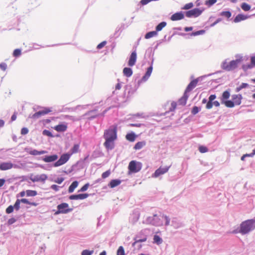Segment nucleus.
<instances>
[{
    "label": "nucleus",
    "instance_id": "1",
    "mask_svg": "<svg viewBox=\"0 0 255 255\" xmlns=\"http://www.w3.org/2000/svg\"><path fill=\"white\" fill-rule=\"evenodd\" d=\"M104 138L106 141L104 145L108 150H112L115 147L114 141L117 139V128L111 127L105 130Z\"/></svg>",
    "mask_w": 255,
    "mask_h": 255
},
{
    "label": "nucleus",
    "instance_id": "2",
    "mask_svg": "<svg viewBox=\"0 0 255 255\" xmlns=\"http://www.w3.org/2000/svg\"><path fill=\"white\" fill-rule=\"evenodd\" d=\"M163 220L165 221V225L168 226L170 223V219L166 215L154 214L152 216L147 217L143 221V223L147 225H151L154 226H161L163 224Z\"/></svg>",
    "mask_w": 255,
    "mask_h": 255
},
{
    "label": "nucleus",
    "instance_id": "3",
    "mask_svg": "<svg viewBox=\"0 0 255 255\" xmlns=\"http://www.w3.org/2000/svg\"><path fill=\"white\" fill-rule=\"evenodd\" d=\"M236 57L238 58L237 59L230 62H228V59L224 60L221 65V68L226 71H232L236 69L242 61V56L237 55Z\"/></svg>",
    "mask_w": 255,
    "mask_h": 255
},
{
    "label": "nucleus",
    "instance_id": "4",
    "mask_svg": "<svg viewBox=\"0 0 255 255\" xmlns=\"http://www.w3.org/2000/svg\"><path fill=\"white\" fill-rule=\"evenodd\" d=\"M255 229V217L243 222L240 226L239 233L246 235Z\"/></svg>",
    "mask_w": 255,
    "mask_h": 255
},
{
    "label": "nucleus",
    "instance_id": "5",
    "mask_svg": "<svg viewBox=\"0 0 255 255\" xmlns=\"http://www.w3.org/2000/svg\"><path fill=\"white\" fill-rule=\"evenodd\" d=\"M153 61L154 58L152 57L150 66L147 68L145 75L142 77V78L141 79L137 81L136 88H138L139 87L141 83L146 82L150 77L153 70L152 65L153 63Z\"/></svg>",
    "mask_w": 255,
    "mask_h": 255
},
{
    "label": "nucleus",
    "instance_id": "6",
    "mask_svg": "<svg viewBox=\"0 0 255 255\" xmlns=\"http://www.w3.org/2000/svg\"><path fill=\"white\" fill-rule=\"evenodd\" d=\"M142 167V164L140 162L135 160L131 161L128 166V170L132 173H136L139 171Z\"/></svg>",
    "mask_w": 255,
    "mask_h": 255
},
{
    "label": "nucleus",
    "instance_id": "7",
    "mask_svg": "<svg viewBox=\"0 0 255 255\" xmlns=\"http://www.w3.org/2000/svg\"><path fill=\"white\" fill-rule=\"evenodd\" d=\"M146 230H141L134 238V242L132 244L134 246L138 243L144 242L147 240V235L145 234Z\"/></svg>",
    "mask_w": 255,
    "mask_h": 255
},
{
    "label": "nucleus",
    "instance_id": "8",
    "mask_svg": "<svg viewBox=\"0 0 255 255\" xmlns=\"http://www.w3.org/2000/svg\"><path fill=\"white\" fill-rule=\"evenodd\" d=\"M71 155V154L69 153L63 154L60 158L54 163L53 166L54 167H58L63 165L69 160Z\"/></svg>",
    "mask_w": 255,
    "mask_h": 255
},
{
    "label": "nucleus",
    "instance_id": "9",
    "mask_svg": "<svg viewBox=\"0 0 255 255\" xmlns=\"http://www.w3.org/2000/svg\"><path fill=\"white\" fill-rule=\"evenodd\" d=\"M203 12V10H201L198 8H195L191 10L184 12L186 17L189 18L197 17L200 15Z\"/></svg>",
    "mask_w": 255,
    "mask_h": 255
},
{
    "label": "nucleus",
    "instance_id": "10",
    "mask_svg": "<svg viewBox=\"0 0 255 255\" xmlns=\"http://www.w3.org/2000/svg\"><path fill=\"white\" fill-rule=\"evenodd\" d=\"M69 205L67 203H63L57 206V211L56 214H58L60 213L66 214L72 211V209H68Z\"/></svg>",
    "mask_w": 255,
    "mask_h": 255
},
{
    "label": "nucleus",
    "instance_id": "11",
    "mask_svg": "<svg viewBox=\"0 0 255 255\" xmlns=\"http://www.w3.org/2000/svg\"><path fill=\"white\" fill-rule=\"evenodd\" d=\"M48 178L47 175L45 174H42L40 175H33L31 174L29 177V179L33 182H41L44 183L45 180Z\"/></svg>",
    "mask_w": 255,
    "mask_h": 255
},
{
    "label": "nucleus",
    "instance_id": "12",
    "mask_svg": "<svg viewBox=\"0 0 255 255\" xmlns=\"http://www.w3.org/2000/svg\"><path fill=\"white\" fill-rule=\"evenodd\" d=\"M51 112V110L49 108H44L43 110L39 111L33 115H29L28 118L33 119H37L42 116L46 115Z\"/></svg>",
    "mask_w": 255,
    "mask_h": 255
},
{
    "label": "nucleus",
    "instance_id": "13",
    "mask_svg": "<svg viewBox=\"0 0 255 255\" xmlns=\"http://www.w3.org/2000/svg\"><path fill=\"white\" fill-rule=\"evenodd\" d=\"M169 168L170 166H165L164 167H159L155 170L154 173L152 174V177L155 178L158 177L160 175L166 173L168 171Z\"/></svg>",
    "mask_w": 255,
    "mask_h": 255
},
{
    "label": "nucleus",
    "instance_id": "14",
    "mask_svg": "<svg viewBox=\"0 0 255 255\" xmlns=\"http://www.w3.org/2000/svg\"><path fill=\"white\" fill-rule=\"evenodd\" d=\"M15 165L11 162H1L0 163V170L5 171L15 167Z\"/></svg>",
    "mask_w": 255,
    "mask_h": 255
},
{
    "label": "nucleus",
    "instance_id": "15",
    "mask_svg": "<svg viewBox=\"0 0 255 255\" xmlns=\"http://www.w3.org/2000/svg\"><path fill=\"white\" fill-rule=\"evenodd\" d=\"M205 33V30H200L197 31L193 32L190 33H179L178 35L183 36V37H188V38L190 36H196L199 35H203Z\"/></svg>",
    "mask_w": 255,
    "mask_h": 255
},
{
    "label": "nucleus",
    "instance_id": "16",
    "mask_svg": "<svg viewBox=\"0 0 255 255\" xmlns=\"http://www.w3.org/2000/svg\"><path fill=\"white\" fill-rule=\"evenodd\" d=\"M136 58L137 55L136 49H135L134 51L132 52L130 55L129 60L128 61V65L131 67L134 66L136 63Z\"/></svg>",
    "mask_w": 255,
    "mask_h": 255
},
{
    "label": "nucleus",
    "instance_id": "17",
    "mask_svg": "<svg viewBox=\"0 0 255 255\" xmlns=\"http://www.w3.org/2000/svg\"><path fill=\"white\" fill-rule=\"evenodd\" d=\"M184 12L182 11L177 12L172 14L170 19L172 21L179 20L184 18Z\"/></svg>",
    "mask_w": 255,
    "mask_h": 255
},
{
    "label": "nucleus",
    "instance_id": "18",
    "mask_svg": "<svg viewBox=\"0 0 255 255\" xmlns=\"http://www.w3.org/2000/svg\"><path fill=\"white\" fill-rule=\"evenodd\" d=\"M89 194L87 193L79 194L77 195H72L70 196V200H83L88 198Z\"/></svg>",
    "mask_w": 255,
    "mask_h": 255
},
{
    "label": "nucleus",
    "instance_id": "19",
    "mask_svg": "<svg viewBox=\"0 0 255 255\" xmlns=\"http://www.w3.org/2000/svg\"><path fill=\"white\" fill-rule=\"evenodd\" d=\"M198 81L199 78H197L191 81L187 86L185 92L187 93L192 91L196 86Z\"/></svg>",
    "mask_w": 255,
    "mask_h": 255
},
{
    "label": "nucleus",
    "instance_id": "20",
    "mask_svg": "<svg viewBox=\"0 0 255 255\" xmlns=\"http://www.w3.org/2000/svg\"><path fill=\"white\" fill-rule=\"evenodd\" d=\"M58 156L56 154H53L51 155H46L42 157V160L45 162H51L56 160Z\"/></svg>",
    "mask_w": 255,
    "mask_h": 255
},
{
    "label": "nucleus",
    "instance_id": "21",
    "mask_svg": "<svg viewBox=\"0 0 255 255\" xmlns=\"http://www.w3.org/2000/svg\"><path fill=\"white\" fill-rule=\"evenodd\" d=\"M251 16V15H245L243 14H239L234 18V22L235 23H238L241 21L245 20L250 18Z\"/></svg>",
    "mask_w": 255,
    "mask_h": 255
},
{
    "label": "nucleus",
    "instance_id": "22",
    "mask_svg": "<svg viewBox=\"0 0 255 255\" xmlns=\"http://www.w3.org/2000/svg\"><path fill=\"white\" fill-rule=\"evenodd\" d=\"M243 97L241 94L233 95L232 96V99L233 102L235 103V105H240L241 104V101Z\"/></svg>",
    "mask_w": 255,
    "mask_h": 255
},
{
    "label": "nucleus",
    "instance_id": "23",
    "mask_svg": "<svg viewBox=\"0 0 255 255\" xmlns=\"http://www.w3.org/2000/svg\"><path fill=\"white\" fill-rule=\"evenodd\" d=\"M139 214L138 213H133L129 217V222L132 224H134L136 223L139 220Z\"/></svg>",
    "mask_w": 255,
    "mask_h": 255
},
{
    "label": "nucleus",
    "instance_id": "24",
    "mask_svg": "<svg viewBox=\"0 0 255 255\" xmlns=\"http://www.w3.org/2000/svg\"><path fill=\"white\" fill-rule=\"evenodd\" d=\"M171 226L174 228L178 229L183 226V224L180 222L177 219L173 218L171 222Z\"/></svg>",
    "mask_w": 255,
    "mask_h": 255
},
{
    "label": "nucleus",
    "instance_id": "25",
    "mask_svg": "<svg viewBox=\"0 0 255 255\" xmlns=\"http://www.w3.org/2000/svg\"><path fill=\"white\" fill-rule=\"evenodd\" d=\"M67 126L65 124H59L54 127V129L58 132H63L66 130Z\"/></svg>",
    "mask_w": 255,
    "mask_h": 255
},
{
    "label": "nucleus",
    "instance_id": "26",
    "mask_svg": "<svg viewBox=\"0 0 255 255\" xmlns=\"http://www.w3.org/2000/svg\"><path fill=\"white\" fill-rule=\"evenodd\" d=\"M188 98L187 93L185 92L184 93L183 96L178 100V104L180 105L184 106L186 105L187 100Z\"/></svg>",
    "mask_w": 255,
    "mask_h": 255
},
{
    "label": "nucleus",
    "instance_id": "27",
    "mask_svg": "<svg viewBox=\"0 0 255 255\" xmlns=\"http://www.w3.org/2000/svg\"><path fill=\"white\" fill-rule=\"evenodd\" d=\"M133 72L131 68L125 67L123 69V74L127 77H130L132 75Z\"/></svg>",
    "mask_w": 255,
    "mask_h": 255
},
{
    "label": "nucleus",
    "instance_id": "28",
    "mask_svg": "<svg viewBox=\"0 0 255 255\" xmlns=\"http://www.w3.org/2000/svg\"><path fill=\"white\" fill-rule=\"evenodd\" d=\"M121 183V180L120 179H113L112 180L109 184V186L111 188H114L119 185H120Z\"/></svg>",
    "mask_w": 255,
    "mask_h": 255
},
{
    "label": "nucleus",
    "instance_id": "29",
    "mask_svg": "<svg viewBox=\"0 0 255 255\" xmlns=\"http://www.w3.org/2000/svg\"><path fill=\"white\" fill-rule=\"evenodd\" d=\"M28 152L31 155H41V154L46 153L47 152V151L46 150L38 151L36 149H33V150L29 151Z\"/></svg>",
    "mask_w": 255,
    "mask_h": 255
},
{
    "label": "nucleus",
    "instance_id": "30",
    "mask_svg": "<svg viewBox=\"0 0 255 255\" xmlns=\"http://www.w3.org/2000/svg\"><path fill=\"white\" fill-rule=\"evenodd\" d=\"M126 139L131 142H133L135 140L136 135L133 132L128 133L126 135Z\"/></svg>",
    "mask_w": 255,
    "mask_h": 255
},
{
    "label": "nucleus",
    "instance_id": "31",
    "mask_svg": "<svg viewBox=\"0 0 255 255\" xmlns=\"http://www.w3.org/2000/svg\"><path fill=\"white\" fill-rule=\"evenodd\" d=\"M230 93L228 91H224L222 95V97H221V103L223 101H225L227 100L230 98Z\"/></svg>",
    "mask_w": 255,
    "mask_h": 255
},
{
    "label": "nucleus",
    "instance_id": "32",
    "mask_svg": "<svg viewBox=\"0 0 255 255\" xmlns=\"http://www.w3.org/2000/svg\"><path fill=\"white\" fill-rule=\"evenodd\" d=\"M78 182L77 181H75L72 183V184L70 185L69 189H68V192L69 193H72L75 189L78 186Z\"/></svg>",
    "mask_w": 255,
    "mask_h": 255
},
{
    "label": "nucleus",
    "instance_id": "33",
    "mask_svg": "<svg viewBox=\"0 0 255 255\" xmlns=\"http://www.w3.org/2000/svg\"><path fill=\"white\" fill-rule=\"evenodd\" d=\"M157 35L158 33L156 31H149L145 34L144 38L145 39H149Z\"/></svg>",
    "mask_w": 255,
    "mask_h": 255
},
{
    "label": "nucleus",
    "instance_id": "34",
    "mask_svg": "<svg viewBox=\"0 0 255 255\" xmlns=\"http://www.w3.org/2000/svg\"><path fill=\"white\" fill-rule=\"evenodd\" d=\"M222 104H224L228 108H233L235 105L233 100H226L222 102Z\"/></svg>",
    "mask_w": 255,
    "mask_h": 255
},
{
    "label": "nucleus",
    "instance_id": "35",
    "mask_svg": "<svg viewBox=\"0 0 255 255\" xmlns=\"http://www.w3.org/2000/svg\"><path fill=\"white\" fill-rule=\"evenodd\" d=\"M167 23L165 21H162L159 23L155 27L156 31L157 32L161 31L165 26H166Z\"/></svg>",
    "mask_w": 255,
    "mask_h": 255
},
{
    "label": "nucleus",
    "instance_id": "36",
    "mask_svg": "<svg viewBox=\"0 0 255 255\" xmlns=\"http://www.w3.org/2000/svg\"><path fill=\"white\" fill-rule=\"evenodd\" d=\"M145 145V142L144 141L137 142L134 146V149L138 150L142 148Z\"/></svg>",
    "mask_w": 255,
    "mask_h": 255
},
{
    "label": "nucleus",
    "instance_id": "37",
    "mask_svg": "<svg viewBox=\"0 0 255 255\" xmlns=\"http://www.w3.org/2000/svg\"><path fill=\"white\" fill-rule=\"evenodd\" d=\"M153 243L159 245L162 243V239L158 235H155L153 237Z\"/></svg>",
    "mask_w": 255,
    "mask_h": 255
},
{
    "label": "nucleus",
    "instance_id": "38",
    "mask_svg": "<svg viewBox=\"0 0 255 255\" xmlns=\"http://www.w3.org/2000/svg\"><path fill=\"white\" fill-rule=\"evenodd\" d=\"M26 194L27 197H34L37 194V192L35 190H27L26 191Z\"/></svg>",
    "mask_w": 255,
    "mask_h": 255
},
{
    "label": "nucleus",
    "instance_id": "39",
    "mask_svg": "<svg viewBox=\"0 0 255 255\" xmlns=\"http://www.w3.org/2000/svg\"><path fill=\"white\" fill-rule=\"evenodd\" d=\"M241 7L242 9L245 11H249V10H250L251 7V6L249 4H248L246 2L242 3L241 5Z\"/></svg>",
    "mask_w": 255,
    "mask_h": 255
},
{
    "label": "nucleus",
    "instance_id": "40",
    "mask_svg": "<svg viewBox=\"0 0 255 255\" xmlns=\"http://www.w3.org/2000/svg\"><path fill=\"white\" fill-rule=\"evenodd\" d=\"M20 201L21 203H24V204H28V205L34 206H36L37 205V204L36 203H35V202H30L27 199L23 198V199H20Z\"/></svg>",
    "mask_w": 255,
    "mask_h": 255
},
{
    "label": "nucleus",
    "instance_id": "41",
    "mask_svg": "<svg viewBox=\"0 0 255 255\" xmlns=\"http://www.w3.org/2000/svg\"><path fill=\"white\" fill-rule=\"evenodd\" d=\"M220 15L221 16H225L227 18H229L232 15V13L230 11H222L220 13Z\"/></svg>",
    "mask_w": 255,
    "mask_h": 255
},
{
    "label": "nucleus",
    "instance_id": "42",
    "mask_svg": "<svg viewBox=\"0 0 255 255\" xmlns=\"http://www.w3.org/2000/svg\"><path fill=\"white\" fill-rule=\"evenodd\" d=\"M79 149V145L78 144H74L73 147L71 149V154L73 153H76L78 152Z\"/></svg>",
    "mask_w": 255,
    "mask_h": 255
},
{
    "label": "nucleus",
    "instance_id": "43",
    "mask_svg": "<svg viewBox=\"0 0 255 255\" xmlns=\"http://www.w3.org/2000/svg\"><path fill=\"white\" fill-rule=\"evenodd\" d=\"M117 255H125V250L123 246H120L119 247L117 252Z\"/></svg>",
    "mask_w": 255,
    "mask_h": 255
},
{
    "label": "nucleus",
    "instance_id": "44",
    "mask_svg": "<svg viewBox=\"0 0 255 255\" xmlns=\"http://www.w3.org/2000/svg\"><path fill=\"white\" fill-rule=\"evenodd\" d=\"M20 199H17L15 204L13 206L15 210L18 211L20 208Z\"/></svg>",
    "mask_w": 255,
    "mask_h": 255
},
{
    "label": "nucleus",
    "instance_id": "45",
    "mask_svg": "<svg viewBox=\"0 0 255 255\" xmlns=\"http://www.w3.org/2000/svg\"><path fill=\"white\" fill-rule=\"evenodd\" d=\"M42 134L44 135H46L49 137H53V135L51 132L47 129H44V130H43Z\"/></svg>",
    "mask_w": 255,
    "mask_h": 255
},
{
    "label": "nucleus",
    "instance_id": "46",
    "mask_svg": "<svg viewBox=\"0 0 255 255\" xmlns=\"http://www.w3.org/2000/svg\"><path fill=\"white\" fill-rule=\"evenodd\" d=\"M193 6V4L192 2H190L186 4L182 8V9H189Z\"/></svg>",
    "mask_w": 255,
    "mask_h": 255
},
{
    "label": "nucleus",
    "instance_id": "47",
    "mask_svg": "<svg viewBox=\"0 0 255 255\" xmlns=\"http://www.w3.org/2000/svg\"><path fill=\"white\" fill-rule=\"evenodd\" d=\"M217 1V0H208L206 1L205 4L208 5V6H211L213 5L214 3H215Z\"/></svg>",
    "mask_w": 255,
    "mask_h": 255
},
{
    "label": "nucleus",
    "instance_id": "48",
    "mask_svg": "<svg viewBox=\"0 0 255 255\" xmlns=\"http://www.w3.org/2000/svg\"><path fill=\"white\" fill-rule=\"evenodd\" d=\"M199 150L201 153H205L208 151V149L207 147L204 146H200Z\"/></svg>",
    "mask_w": 255,
    "mask_h": 255
},
{
    "label": "nucleus",
    "instance_id": "49",
    "mask_svg": "<svg viewBox=\"0 0 255 255\" xmlns=\"http://www.w3.org/2000/svg\"><path fill=\"white\" fill-rule=\"evenodd\" d=\"M21 55V50L19 49H16L14 50L13 55L14 57H18Z\"/></svg>",
    "mask_w": 255,
    "mask_h": 255
},
{
    "label": "nucleus",
    "instance_id": "50",
    "mask_svg": "<svg viewBox=\"0 0 255 255\" xmlns=\"http://www.w3.org/2000/svg\"><path fill=\"white\" fill-rule=\"evenodd\" d=\"M200 108H199L196 106H194L192 110L191 113L193 115H196L200 111Z\"/></svg>",
    "mask_w": 255,
    "mask_h": 255
},
{
    "label": "nucleus",
    "instance_id": "51",
    "mask_svg": "<svg viewBox=\"0 0 255 255\" xmlns=\"http://www.w3.org/2000/svg\"><path fill=\"white\" fill-rule=\"evenodd\" d=\"M253 66L250 64H244L242 66V68L244 71H247L248 69H252Z\"/></svg>",
    "mask_w": 255,
    "mask_h": 255
},
{
    "label": "nucleus",
    "instance_id": "52",
    "mask_svg": "<svg viewBox=\"0 0 255 255\" xmlns=\"http://www.w3.org/2000/svg\"><path fill=\"white\" fill-rule=\"evenodd\" d=\"M93 253V251H89L87 250H85L82 251L81 255H91Z\"/></svg>",
    "mask_w": 255,
    "mask_h": 255
},
{
    "label": "nucleus",
    "instance_id": "53",
    "mask_svg": "<svg viewBox=\"0 0 255 255\" xmlns=\"http://www.w3.org/2000/svg\"><path fill=\"white\" fill-rule=\"evenodd\" d=\"M89 184L88 183H86L85 184L79 191L78 192H84V191H86L88 187H89Z\"/></svg>",
    "mask_w": 255,
    "mask_h": 255
},
{
    "label": "nucleus",
    "instance_id": "54",
    "mask_svg": "<svg viewBox=\"0 0 255 255\" xmlns=\"http://www.w3.org/2000/svg\"><path fill=\"white\" fill-rule=\"evenodd\" d=\"M110 174H111L110 170H107L106 172L103 173V174H102V177L103 179L106 178L110 176Z\"/></svg>",
    "mask_w": 255,
    "mask_h": 255
},
{
    "label": "nucleus",
    "instance_id": "55",
    "mask_svg": "<svg viewBox=\"0 0 255 255\" xmlns=\"http://www.w3.org/2000/svg\"><path fill=\"white\" fill-rule=\"evenodd\" d=\"M14 209L13 206L10 205L6 208L5 212L7 214H10L13 211Z\"/></svg>",
    "mask_w": 255,
    "mask_h": 255
},
{
    "label": "nucleus",
    "instance_id": "56",
    "mask_svg": "<svg viewBox=\"0 0 255 255\" xmlns=\"http://www.w3.org/2000/svg\"><path fill=\"white\" fill-rule=\"evenodd\" d=\"M176 108V103L175 102H172L171 104V107L169 108V111H174Z\"/></svg>",
    "mask_w": 255,
    "mask_h": 255
},
{
    "label": "nucleus",
    "instance_id": "57",
    "mask_svg": "<svg viewBox=\"0 0 255 255\" xmlns=\"http://www.w3.org/2000/svg\"><path fill=\"white\" fill-rule=\"evenodd\" d=\"M107 43V42L106 41H104L103 42H102L101 43H100V44H99L97 46V48L98 49H100L101 48H102Z\"/></svg>",
    "mask_w": 255,
    "mask_h": 255
},
{
    "label": "nucleus",
    "instance_id": "58",
    "mask_svg": "<svg viewBox=\"0 0 255 255\" xmlns=\"http://www.w3.org/2000/svg\"><path fill=\"white\" fill-rule=\"evenodd\" d=\"M28 129L27 128H23L21 129V134L22 135H25L28 133Z\"/></svg>",
    "mask_w": 255,
    "mask_h": 255
},
{
    "label": "nucleus",
    "instance_id": "59",
    "mask_svg": "<svg viewBox=\"0 0 255 255\" xmlns=\"http://www.w3.org/2000/svg\"><path fill=\"white\" fill-rule=\"evenodd\" d=\"M213 105V102L212 101L209 100V101L207 103L206 108L207 109H210L212 108Z\"/></svg>",
    "mask_w": 255,
    "mask_h": 255
},
{
    "label": "nucleus",
    "instance_id": "60",
    "mask_svg": "<svg viewBox=\"0 0 255 255\" xmlns=\"http://www.w3.org/2000/svg\"><path fill=\"white\" fill-rule=\"evenodd\" d=\"M16 221V220L14 218L9 219L7 221V224L9 225H12Z\"/></svg>",
    "mask_w": 255,
    "mask_h": 255
},
{
    "label": "nucleus",
    "instance_id": "61",
    "mask_svg": "<svg viewBox=\"0 0 255 255\" xmlns=\"http://www.w3.org/2000/svg\"><path fill=\"white\" fill-rule=\"evenodd\" d=\"M0 69L3 70L5 71L6 69L7 68V65L5 63H1L0 64Z\"/></svg>",
    "mask_w": 255,
    "mask_h": 255
},
{
    "label": "nucleus",
    "instance_id": "62",
    "mask_svg": "<svg viewBox=\"0 0 255 255\" xmlns=\"http://www.w3.org/2000/svg\"><path fill=\"white\" fill-rule=\"evenodd\" d=\"M151 0H141L140 3L141 5H144L151 1Z\"/></svg>",
    "mask_w": 255,
    "mask_h": 255
},
{
    "label": "nucleus",
    "instance_id": "63",
    "mask_svg": "<svg viewBox=\"0 0 255 255\" xmlns=\"http://www.w3.org/2000/svg\"><path fill=\"white\" fill-rule=\"evenodd\" d=\"M51 188L56 191H57L59 190L60 186L55 184H53L51 185Z\"/></svg>",
    "mask_w": 255,
    "mask_h": 255
},
{
    "label": "nucleus",
    "instance_id": "64",
    "mask_svg": "<svg viewBox=\"0 0 255 255\" xmlns=\"http://www.w3.org/2000/svg\"><path fill=\"white\" fill-rule=\"evenodd\" d=\"M251 65L254 67L255 66V56H252L251 58Z\"/></svg>",
    "mask_w": 255,
    "mask_h": 255
}]
</instances>
